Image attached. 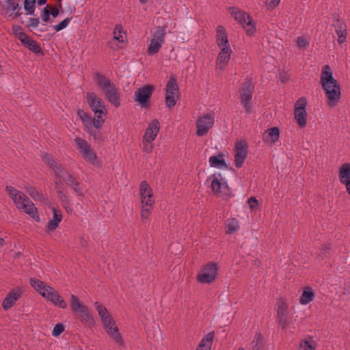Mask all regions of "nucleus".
<instances>
[{
  "label": "nucleus",
  "mask_w": 350,
  "mask_h": 350,
  "mask_svg": "<svg viewBox=\"0 0 350 350\" xmlns=\"http://www.w3.org/2000/svg\"><path fill=\"white\" fill-rule=\"evenodd\" d=\"M320 83L327 100V105L331 108L335 107L341 98V88L337 80L334 78L329 66L323 67Z\"/></svg>",
  "instance_id": "nucleus-1"
},
{
  "label": "nucleus",
  "mask_w": 350,
  "mask_h": 350,
  "mask_svg": "<svg viewBox=\"0 0 350 350\" xmlns=\"http://www.w3.org/2000/svg\"><path fill=\"white\" fill-rule=\"evenodd\" d=\"M95 307L98 313L107 334L110 338L120 346L124 345V342L119 332L118 327L107 308L100 303L95 302Z\"/></svg>",
  "instance_id": "nucleus-2"
},
{
  "label": "nucleus",
  "mask_w": 350,
  "mask_h": 350,
  "mask_svg": "<svg viewBox=\"0 0 350 350\" xmlns=\"http://www.w3.org/2000/svg\"><path fill=\"white\" fill-rule=\"evenodd\" d=\"M5 190L19 210L25 212L36 221H39L37 208L26 195L12 186H6Z\"/></svg>",
  "instance_id": "nucleus-3"
},
{
  "label": "nucleus",
  "mask_w": 350,
  "mask_h": 350,
  "mask_svg": "<svg viewBox=\"0 0 350 350\" xmlns=\"http://www.w3.org/2000/svg\"><path fill=\"white\" fill-rule=\"evenodd\" d=\"M86 98L95 117L92 119L95 129H100L105 122V116L107 113V109L104 101L95 93L87 92Z\"/></svg>",
  "instance_id": "nucleus-4"
},
{
  "label": "nucleus",
  "mask_w": 350,
  "mask_h": 350,
  "mask_svg": "<svg viewBox=\"0 0 350 350\" xmlns=\"http://www.w3.org/2000/svg\"><path fill=\"white\" fill-rule=\"evenodd\" d=\"M94 79L96 85L104 92L107 100L115 107H118L120 105V96L115 85L99 72L94 75Z\"/></svg>",
  "instance_id": "nucleus-5"
},
{
  "label": "nucleus",
  "mask_w": 350,
  "mask_h": 350,
  "mask_svg": "<svg viewBox=\"0 0 350 350\" xmlns=\"http://www.w3.org/2000/svg\"><path fill=\"white\" fill-rule=\"evenodd\" d=\"M166 27L157 26L150 33V40L147 49V54L150 56L157 53L165 44Z\"/></svg>",
  "instance_id": "nucleus-6"
},
{
  "label": "nucleus",
  "mask_w": 350,
  "mask_h": 350,
  "mask_svg": "<svg viewBox=\"0 0 350 350\" xmlns=\"http://www.w3.org/2000/svg\"><path fill=\"white\" fill-rule=\"evenodd\" d=\"M228 11L230 14L245 29L248 36H253L256 32L254 20L247 13L236 7H230Z\"/></svg>",
  "instance_id": "nucleus-7"
},
{
  "label": "nucleus",
  "mask_w": 350,
  "mask_h": 350,
  "mask_svg": "<svg viewBox=\"0 0 350 350\" xmlns=\"http://www.w3.org/2000/svg\"><path fill=\"white\" fill-rule=\"evenodd\" d=\"M74 143L85 161L93 165H98L97 155L92 148L91 144L86 139L77 137L74 139Z\"/></svg>",
  "instance_id": "nucleus-8"
},
{
  "label": "nucleus",
  "mask_w": 350,
  "mask_h": 350,
  "mask_svg": "<svg viewBox=\"0 0 350 350\" xmlns=\"http://www.w3.org/2000/svg\"><path fill=\"white\" fill-rule=\"evenodd\" d=\"M275 310L279 325L282 329L286 330L289 325L291 318L287 301L282 298L278 299L275 305Z\"/></svg>",
  "instance_id": "nucleus-9"
},
{
  "label": "nucleus",
  "mask_w": 350,
  "mask_h": 350,
  "mask_svg": "<svg viewBox=\"0 0 350 350\" xmlns=\"http://www.w3.org/2000/svg\"><path fill=\"white\" fill-rule=\"evenodd\" d=\"M254 91V86L252 81L247 80L242 83L239 89L241 104L246 113H251L252 111V105L251 103Z\"/></svg>",
  "instance_id": "nucleus-10"
},
{
  "label": "nucleus",
  "mask_w": 350,
  "mask_h": 350,
  "mask_svg": "<svg viewBox=\"0 0 350 350\" xmlns=\"http://www.w3.org/2000/svg\"><path fill=\"white\" fill-rule=\"evenodd\" d=\"M217 271V265L209 262L202 267L200 272L196 276L197 281L202 284H210L215 280Z\"/></svg>",
  "instance_id": "nucleus-11"
},
{
  "label": "nucleus",
  "mask_w": 350,
  "mask_h": 350,
  "mask_svg": "<svg viewBox=\"0 0 350 350\" xmlns=\"http://www.w3.org/2000/svg\"><path fill=\"white\" fill-rule=\"evenodd\" d=\"M44 160L54 170L56 176L62 178L68 185H70L76 180L68 170L58 164L50 155L46 154Z\"/></svg>",
  "instance_id": "nucleus-12"
},
{
  "label": "nucleus",
  "mask_w": 350,
  "mask_h": 350,
  "mask_svg": "<svg viewBox=\"0 0 350 350\" xmlns=\"http://www.w3.org/2000/svg\"><path fill=\"white\" fill-rule=\"evenodd\" d=\"M178 87L176 79L171 77L165 88V104L168 108L175 106L178 98Z\"/></svg>",
  "instance_id": "nucleus-13"
},
{
  "label": "nucleus",
  "mask_w": 350,
  "mask_h": 350,
  "mask_svg": "<svg viewBox=\"0 0 350 350\" xmlns=\"http://www.w3.org/2000/svg\"><path fill=\"white\" fill-rule=\"evenodd\" d=\"M306 105L307 100L305 97L299 98L295 104L294 117L298 126L304 128L306 125Z\"/></svg>",
  "instance_id": "nucleus-14"
},
{
  "label": "nucleus",
  "mask_w": 350,
  "mask_h": 350,
  "mask_svg": "<svg viewBox=\"0 0 350 350\" xmlns=\"http://www.w3.org/2000/svg\"><path fill=\"white\" fill-rule=\"evenodd\" d=\"M212 191L222 198H229L232 196V192L225 181H221L218 176L214 175L211 181Z\"/></svg>",
  "instance_id": "nucleus-15"
},
{
  "label": "nucleus",
  "mask_w": 350,
  "mask_h": 350,
  "mask_svg": "<svg viewBox=\"0 0 350 350\" xmlns=\"http://www.w3.org/2000/svg\"><path fill=\"white\" fill-rule=\"evenodd\" d=\"M154 90V86L151 85H146L137 89L134 93L135 101L138 102L142 107H148V101Z\"/></svg>",
  "instance_id": "nucleus-16"
},
{
  "label": "nucleus",
  "mask_w": 350,
  "mask_h": 350,
  "mask_svg": "<svg viewBox=\"0 0 350 350\" xmlns=\"http://www.w3.org/2000/svg\"><path fill=\"white\" fill-rule=\"evenodd\" d=\"M215 122L213 116L211 114H206L200 117L196 121V135L198 136H203L206 135L208 131L213 127Z\"/></svg>",
  "instance_id": "nucleus-17"
},
{
  "label": "nucleus",
  "mask_w": 350,
  "mask_h": 350,
  "mask_svg": "<svg viewBox=\"0 0 350 350\" xmlns=\"http://www.w3.org/2000/svg\"><path fill=\"white\" fill-rule=\"evenodd\" d=\"M247 144L246 142L241 140L236 142L234 151V165L236 167H242L244 161L247 156Z\"/></svg>",
  "instance_id": "nucleus-18"
},
{
  "label": "nucleus",
  "mask_w": 350,
  "mask_h": 350,
  "mask_svg": "<svg viewBox=\"0 0 350 350\" xmlns=\"http://www.w3.org/2000/svg\"><path fill=\"white\" fill-rule=\"evenodd\" d=\"M139 193L142 205L152 206L154 203L152 190L146 181H142L139 185Z\"/></svg>",
  "instance_id": "nucleus-19"
},
{
  "label": "nucleus",
  "mask_w": 350,
  "mask_h": 350,
  "mask_svg": "<svg viewBox=\"0 0 350 350\" xmlns=\"http://www.w3.org/2000/svg\"><path fill=\"white\" fill-rule=\"evenodd\" d=\"M78 114L82 123L85 127V130L91 135L94 139H100L101 135L98 129H94L95 128L93 125L92 119L85 112L83 111H79Z\"/></svg>",
  "instance_id": "nucleus-20"
},
{
  "label": "nucleus",
  "mask_w": 350,
  "mask_h": 350,
  "mask_svg": "<svg viewBox=\"0 0 350 350\" xmlns=\"http://www.w3.org/2000/svg\"><path fill=\"white\" fill-rule=\"evenodd\" d=\"M42 297L60 308L64 309L67 307L66 302L62 299L59 293L51 286L49 288L46 292L42 293Z\"/></svg>",
  "instance_id": "nucleus-21"
},
{
  "label": "nucleus",
  "mask_w": 350,
  "mask_h": 350,
  "mask_svg": "<svg viewBox=\"0 0 350 350\" xmlns=\"http://www.w3.org/2000/svg\"><path fill=\"white\" fill-rule=\"evenodd\" d=\"M23 290L21 287H18L11 291L5 297L2 302V306L4 310H7L12 307L16 301L20 298Z\"/></svg>",
  "instance_id": "nucleus-22"
},
{
  "label": "nucleus",
  "mask_w": 350,
  "mask_h": 350,
  "mask_svg": "<svg viewBox=\"0 0 350 350\" xmlns=\"http://www.w3.org/2000/svg\"><path fill=\"white\" fill-rule=\"evenodd\" d=\"M338 178L340 183L345 186L347 192L350 196V163H344L340 167Z\"/></svg>",
  "instance_id": "nucleus-23"
},
{
  "label": "nucleus",
  "mask_w": 350,
  "mask_h": 350,
  "mask_svg": "<svg viewBox=\"0 0 350 350\" xmlns=\"http://www.w3.org/2000/svg\"><path fill=\"white\" fill-rule=\"evenodd\" d=\"M122 27L121 25H116L113 31V40L109 42V46L113 50H118L123 47L124 37L122 35Z\"/></svg>",
  "instance_id": "nucleus-24"
},
{
  "label": "nucleus",
  "mask_w": 350,
  "mask_h": 350,
  "mask_svg": "<svg viewBox=\"0 0 350 350\" xmlns=\"http://www.w3.org/2000/svg\"><path fill=\"white\" fill-rule=\"evenodd\" d=\"M216 42L219 49H231L226 29L222 25H219L217 27Z\"/></svg>",
  "instance_id": "nucleus-25"
},
{
  "label": "nucleus",
  "mask_w": 350,
  "mask_h": 350,
  "mask_svg": "<svg viewBox=\"0 0 350 350\" xmlns=\"http://www.w3.org/2000/svg\"><path fill=\"white\" fill-rule=\"evenodd\" d=\"M232 52L231 49H220L217 58V68L218 69L222 70L226 68L228 62L230 59Z\"/></svg>",
  "instance_id": "nucleus-26"
},
{
  "label": "nucleus",
  "mask_w": 350,
  "mask_h": 350,
  "mask_svg": "<svg viewBox=\"0 0 350 350\" xmlns=\"http://www.w3.org/2000/svg\"><path fill=\"white\" fill-rule=\"evenodd\" d=\"M159 122L157 119L152 120L148 124L143 138L154 141L159 132Z\"/></svg>",
  "instance_id": "nucleus-27"
},
{
  "label": "nucleus",
  "mask_w": 350,
  "mask_h": 350,
  "mask_svg": "<svg viewBox=\"0 0 350 350\" xmlns=\"http://www.w3.org/2000/svg\"><path fill=\"white\" fill-rule=\"evenodd\" d=\"M52 212H53V219H51L48 222L46 227V230L48 232H51V231L55 230L58 227L59 224L60 223V221L62 219V213L59 210L53 207L52 208Z\"/></svg>",
  "instance_id": "nucleus-28"
},
{
  "label": "nucleus",
  "mask_w": 350,
  "mask_h": 350,
  "mask_svg": "<svg viewBox=\"0 0 350 350\" xmlns=\"http://www.w3.org/2000/svg\"><path fill=\"white\" fill-rule=\"evenodd\" d=\"M280 131L278 127H273L266 131L263 135V141L266 144L272 145L278 140Z\"/></svg>",
  "instance_id": "nucleus-29"
},
{
  "label": "nucleus",
  "mask_w": 350,
  "mask_h": 350,
  "mask_svg": "<svg viewBox=\"0 0 350 350\" xmlns=\"http://www.w3.org/2000/svg\"><path fill=\"white\" fill-rule=\"evenodd\" d=\"M334 26L335 27V31L336 34L338 35V44H341L344 43L346 40V25L345 24L340 21L339 19H337L334 24Z\"/></svg>",
  "instance_id": "nucleus-30"
},
{
  "label": "nucleus",
  "mask_w": 350,
  "mask_h": 350,
  "mask_svg": "<svg viewBox=\"0 0 350 350\" xmlns=\"http://www.w3.org/2000/svg\"><path fill=\"white\" fill-rule=\"evenodd\" d=\"M215 337L214 332H208L202 338L196 350H211Z\"/></svg>",
  "instance_id": "nucleus-31"
},
{
  "label": "nucleus",
  "mask_w": 350,
  "mask_h": 350,
  "mask_svg": "<svg viewBox=\"0 0 350 350\" xmlns=\"http://www.w3.org/2000/svg\"><path fill=\"white\" fill-rule=\"evenodd\" d=\"M29 284L41 296L43 292H46L49 288L51 287V286L36 278H30Z\"/></svg>",
  "instance_id": "nucleus-32"
},
{
  "label": "nucleus",
  "mask_w": 350,
  "mask_h": 350,
  "mask_svg": "<svg viewBox=\"0 0 350 350\" xmlns=\"http://www.w3.org/2000/svg\"><path fill=\"white\" fill-rule=\"evenodd\" d=\"M209 164L213 167L216 168H225L226 167V163L223 158L222 154L217 155H213L209 158Z\"/></svg>",
  "instance_id": "nucleus-33"
},
{
  "label": "nucleus",
  "mask_w": 350,
  "mask_h": 350,
  "mask_svg": "<svg viewBox=\"0 0 350 350\" xmlns=\"http://www.w3.org/2000/svg\"><path fill=\"white\" fill-rule=\"evenodd\" d=\"M58 197L61 200L62 206L65 208L66 211L68 214H72L73 213V208L72 207V203L70 202L69 197L62 191H58Z\"/></svg>",
  "instance_id": "nucleus-34"
},
{
  "label": "nucleus",
  "mask_w": 350,
  "mask_h": 350,
  "mask_svg": "<svg viewBox=\"0 0 350 350\" xmlns=\"http://www.w3.org/2000/svg\"><path fill=\"white\" fill-rule=\"evenodd\" d=\"M86 306L80 301L79 298L75 295H71L70 296V308L71 310L75 312H80L82 308H85Z\"/></svg>",
  "instance_id": "nucleus-35"
},
{
  "label": "nucleus",
  "mask_w": 350,
  "mask_h": 350,
  "mask_svg": "<svg viewBox=\"0 0 350 350\" xmlns=\"http://www.w3.org/2000/svg\"><path fill=\"white\" fill-rule=\"evenodd\" d=\"M314 297V292L312 291L311 288H306L304 291L301 298L300 303L304 305H306L311 302Z\"/></svg>",
  "instance_id": "nucleus-36"
},
{
  "label": "nucleus",
  "mask_w": 350,
  "mask_h": 350,
  "mask_svg": "<svg viewBox=\"0 0 350 350\" xmlns=\"http://www.w3.org/2000/svg\"><path fill=\"white\" fill-rule=\"evenodd\" d=\"M77 313L79 314L80 319L82 322L89 324L94 323V319L90 314L88 306H85V308H82L81 311L78 312Z\"/></svg>",
  "instance_id": "nucleus-37"
},
{
  "label": "nucleus",
  "mask_w": 350,
  "mask_h": 350,
  "mask_svg": "<svg viewBox=\"0 0 350 350\" xmlns=\"http://www.w3.org/2000/svg\"><path fill=\"white\" fill-rule=\"evenodd\" d=\"M315 342L310 336L300 341L299 350H315Z\"/></svg>",
  "instance_id": "nucleus-38"
},
{
  "label": "nucleus",
  "mask_w": 350,
  "mask_h": 350,
  "mask_svg": "<svg viewBox=\"0 0 350 350\" xmlns=\"http://www.w3.org/2000/svg\"><path fill=\"white\" fill-rule=\"evenodd\" d=\"M226 232L232 234L239 229V222L236 219H229L226 221Z\"/></svg>",
  "instance_id": "nucleus-39"
},
{
  "label": "nucleus",
  "mask_w": 350,
  "mask_h": 350,
  "mask_svg": "<svg viewBox=\"0 0 350 350\" xmlns=\"http://www.w3.org/2000/svg\"><path fill=\"white\" fill-rule=\"evenodd\" d=\"M6 10H12L14 13L15 16H18L21 14V7L18 2L15 0H7L6 1Z\"/></svg>",
  "instance_id": "nucleus-40"
},
{
  "label": "nucleus",
  "mask_w": 350,
  "mask_h": 350,
  "mask_svg": "<svg viewBox=\"0 0 350 350\" xmlns=\"http://www.w3.org/2000/svg\"><path fill=\"white\" fill-rule=\"evenodd\" d=\"M26 191L28 194L35 200L42 201L44 200L42 193L37 190L36 188L27 186L26 187Z\"/></svg>",
  "instance_id": "nucleus-41"
},
{
  "label": "nucleus",
  "mask_w": 350,
  "mask_h": 350,
  "mask_svg": "<svg viewBox=\"0 0 350 350\" xmlns=\"http://www.w3.org/2000/svg\"><path fill=\"white\" fill-rule=\"evenodd\" d=\"M252 344H254L253 350H262L263 341L260 334H256Z\"/></svg>",
  "instance_id": "nucleus-42"
},
{
  "label": "nucleus",
  "mask_w": 350,
  "mask_h": 350,
  "mask_svg": "<svg viewBox=\"0 0 350 350\" xmlns=\"http://www.w3.org/2000/svg\"><path fill=\"white\" fill-rule=\"evenodd\" d=\"M310 44V39L306 36H301L297 38V45L302 49H306Z\"/></svg>",
  "instance_id": "nucleus-43"
},
{
  "label": "nucleus",
  "mask_w": 350,
  "mask_h": 350,
  "mask_svg": "<svg viewBox=\"0 0 350 350\" xmlns=\"http://www.w3.org/2000/svg\"><path fill=\"white\" fill-rule=\"evenodd\" d=\"M36 0H25L24 8L27 14H33L35 12V3Z\"/></svg>",
  "instance_id": "nucleus-44"
},
{
  "label": "nucleus",
  "mask_w": 350,
  "mask_h": 350,
  "mask_svg": "<svg viewBox=\"0 0 350 350\" xmlns=\"http://www.w3.org/2000/svg\"><path fill=\"white\" fill-rule=\"evenodd\" d=\"M51 13L49 12V6L46 5L40 13V17L43 22L51 23L53 19L51 18Z\"/></svg>",
  "instance_id": "nucleus-45"
},
{
  "label": "nucleus",
  "mask_w": 350,
  "mask_h": 350,
  "mask_svg": "<svg viewBox=\"0 0 350 350\" xmlns=\"http://www.w3.org/2000/svg\"><path fill=\"white\" fill-rule=\"evenodd\" d=\"M154 148V141H150L149 139L146 140L145 138L142 139V149L144 152L147 153H150L152 151Z\"/></svg>",
  "instance_id": "nucleus-46"
},
{
  "label": "nucleus",
  "mask_w": 350,
  "mask_h": 350,
  "mask_svg": "<svg viewBox=\"0 0 350 350\" xmlns=\"http://www.w3.org/2000/svg\"><path fill=\"white\" fill-rule=\"evenodd\" d=\"M25 46L35 53H42L41 47L32 39L30 40Z\"/></svg>",
  "instance_id": "nucleus-47"
},
{
  "label": "nucleus",
  "mask_w": 350,
  "mask_h": 350,
  "mask_svg": "<svg viewBox=\"0 0 350 350\" xmlns=\"http://www.w3.org/2000/svg\"><path fill=\"white\" fill-rule=\"evenodd\" d=\"M71 21V18H66L64 20H63L59 23L53 26V29H55L56 31H59L68 27L70 22Z\"/></svg>",
  "instance_id": "nucleus-48"
},
{
  "label": "nucleus",
  "mask_w": 350,
  "mask_h": 350,
  "mask_svg": "<svg viewBox=\"0 0 350 350\" xmlns=\"http://www.w3.org/2000/svg\"><path fill=\"white\" fill-rule=\"evenodd\" d=\"M152 206H144L142 205L141 217L142 221L148 218L152 212Z\"/></svg>",
  "instance_id": "nucleus-49"
},
{
  "label": "nucleus",
  "mask_w": 350,
  "mask_h": 350,
  "mask_svg": "<svg viewBox=\"0 0 350 350\" xmlns=\"http://www.w3.org/2000/svg\"><path fill=\"white\" fill-rule=\"evenodd\" d=\"M64 330V327L62 323L56 324L52 331V335L53 336H59Z\"/></svg>",
  "instance_id": "nucleus-50"
},
{
  "label": "nucleus",
  "mask_w": 350,
  "mask_h": 350,
  "mask_svg": "<svg viewBox=\"0 0 350 350\" xmlns=\"http://www.w3.org/2000/svg\"><path fill=\"white\" fill-rule=\"evenodd\" d=\"M76 194L79 196H83V191L79 187V183L75 180L73 183L70 185Z\"/></svg>",
  "instance_id": "nucleus-51"
},
{
  "label": "nucleus",
  "mask_w": 350,
  "mask_h": 350,
  "mask_svg": "<svg viewBox=\"0 0 350 350\" xmlns=\"http://www.w3.org/2000/svg\"><path fill=\"white\" fill-rule=\"evenodd\" d=\"M247 204H248L250 208L252 210H254L258 206V202L255 197H250L247 200Z\"/></svg>",
  "instance_id": "nucleus-52"
},
{
  "label": "nucleus",
  "mask_w": 350,
  "mask_h": 350,
  "mask_svg": "<svg viewBox=\"0 0 350 350\" xmlns=\"http://www.w3.org/2000/svg\"><path fill=\"white\" fill-rule=\"evenodd\" d=\"M31 38L29 37L27 33H20L19 40L25 46Z\"/></svg>",
  "instance_id": "nucleus-53"
},
{
  "label": "nucleus",
  "mask_w": 350,
  "mask_h": 350,
  "mask_svg": "<svg viewBox=\"0 0 350 350\" xmlns=\"http://www.w3.org/2000/svg\"><path fill=\"white\" fill-rule=\"evenodd\" d=\"M39 25V19L36 18H30L29 20L28 27L29 28H36Z\"/></svg>",
  "instance_id": "nucleus-54"
},
{
  "label": "nucleus",
  "mask_w": 350,
  "mask_h": 350,
  "mask_svg": "<svg viewBox=\"0 0 350 350\" xmlns=\"http://www.w3.org/2000/svg\"><path fill=\"white\" fill-rule=\"evenodd\" d=\"M12 31L18 39H19L20 33H25V32L22 31V28L19 25H14L12 27Z\"/></svg>",
  "instance_id": "nucleus-55"
},
{
  "label": "nucleus",
  "mask_w": 350,
  "mask_h": 350,
  "mask_svg": "<svg viewBox=\"0 0 350 350\" xmlns=\"http://www.w3.org/2000/svg\"><path fill=\"white\" fill-rule=\"evenodd\" d=\"M49 12L53 19L56 18L59 14V10L57 7H49Z\"/></svg>",
  "instance_id": "nucleus-56"
},
{
  "label": "nucleus",
  "mask_w": 350,
  "mask_h": 350,
  "mask_svg": "<svg viewBox=\"0 0 350 350\" xmlns=\"http://www.w3.org/2000/svg\"><path fill=\"white\" fill-rule=\"evenodd\" d=\"M280 0H267V5L269 8H275L280 3Z\"/></svg>",
  "instance_id": "nucleus-57"
},
{
  "label": "nucleus",
  "mask_w": 350,
  "mask_h": 350,
  "mask_svg": "<svg viewBox=\"0 0 350 350\" xmlns=\"http://www.w3.org/2000/svg\"><path fill=\"white\" fill-rule=\"evenodd\" d=\"M330 247H331V245L329 243L324 245L323 247L322 254L323 256H326L327 253L330 250Z\"/></svg>",
  "instance_id": "nucleus-58"
},
{
  "label": "nucleus",
  "mask_w": 350,
  "mask_h": 350,
  "mask_svg": "<svg viewBox=\"0 0 350 350\" xmlns=\"http://www.w3.org/2000/svg\"><path fill=\"white\" fill-rule=\"evenodd\" d=\"M39 5H44L47 0H36Z\"/></svg>",
  "instance_id": "nucleus-59"
},
{
  "label": "nucleus",
  "mask_w": 350,
  "mask_h": 350,
  "mask_svg": "<svg viewBox=\"0 0 350 350\" xmlns=\"http://www.w3.org/2000/svg\"><path fill=\"white\" fill-rule=\"evenodd\" d=\"M4 243V239L3 238H0V245H3Z\"/></svg>",
  "instance_id": "nucleus-60"
},
{
  "label": "nucleus",
  "mask_w": 350,
  "mask_h": 350,
  "mask_svg": "<svg viewBox=\"0 0 350 350\" xmlns=\"http://www.w3.org/2000/svg\"><path fill=\"white\" fill-rule=\"evenodd\" d=\"M148 0H139L142 3H146Z\"/></svg>",
  "instance_id": "nucleus-61"
},
{
  "label": "nucleus",
  "mask_w": 350,
  "mask_h": 350,
  "mask_svg": "<svg viewBox=\"0 0 350 350\" xmlns=\"http://www.w3.org/2000/svg\"><path fill=\"white\" fill-rule=\"evenodd\" d=\"M238 350H245V349L243 347H239Z\"/></svg>",
  "instance_id": "nucleus-62"
},
{
  "label": "nucleus",
  "mask_w": 350,
  "mask_h": 350,
  "mask_svg": "<svg viewBox=\"0 0 350 350\" xmlns=\"http://www.w3.org/2000/svg\"><path fill=\"white\" fill-rule=\"evenodd\" d=\"M281 80H282V82H284L286 81L285 79H282V78H281Z\"/></svg>",
  "instance_id": "nucleus-63"
},
{
  "label": "nucleus",
  "mask_w": 350,
  "mask_h": 350,
  "mask_svg": "<svg viewBox=\"0 0 350 350\" xmlns=\"http://www.w3.org/2000/svg\"><path fill=\"white\" fill-rule=\"evenodd\" d=\"M1 68V66L0 65V69Z\"/></svg>",
  "instance_id": "nucleus-64"
}]
</instances>
